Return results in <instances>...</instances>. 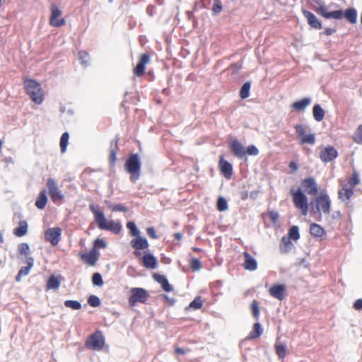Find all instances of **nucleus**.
<instances>
[{"label": "nucleus", "instance_id": "nucleus-1", "mask_svg": "<svg viewBox=\"0 0 362 362\" xmlns=\"http://www.w3.org/2000/svg\"><path fill=\"white\" fill-rule=\"evenodd\" d=\"M90 211L94 215V219L98 228L101 230H110L114 234H118L122 230V225L113 220L107 221L103 212L98 206L91 204L89 205Z\"/></svg>", "mask_w": 362, "mask_h": 362}, {"label": "nucleus", "instance_id": "nucleus-2", "mask_svg": "<svg viewBox=\"0 0 362 362\" xmlns=\"http://www.w3.org/2000/svg\"><path fill=\"white\" fill-rule=\"evenodd\" d=\"M47 194L51 201L57 206L65 202L66 194L59 187L57 182L52 178L47 180Z\"/></svg>", "mask_w": 362, "mask_h": 362}, {"label": "nucleus", "instance_id": "nucleus-3", "mask_svg": "<svg viewBox=\"0 0 362 362\" xmlns=\"http://www.w3.org/2000/svg\"><path fill=\"white\" fill-rule=\"evenodd\" d=\"M25 92L36 104H41L44 99L43 90L40 84L33 79L24 81Z\"/></svg>", "mask_w": 362, "mask_h": 362}, {"label": "nucleus", "instance_id": "nucleus-4", "mask_svg": "<svg viewBox=\"0 0 362 362\" xmlns=\"http://www.w3.org/2000/svg\"><path fill=\"white\" fill-rule=\"evenodd\" d=\"M290 194L295 207L299 209L303 216L308 211V199L300 188L298 189H291Z\"/></svg>", "mask_w": 362, "mask_h": 362}, {"label": "nucleus", "instance_id": "nucleus-5", "mask_svg": "<svg viewBox=\"0 0 362 362\" xmlns=\"http://www.w3.org/2000/svg\"><path fill=\"white\" fill-rule=\"evenodd\" d=\"M149 295L143 288H132L130 290V296L128 300L129 305L134 307L136 303H145Z\"/></svg>", "mask_w": 362, "mask_h": 362}, {"label": "nucleus", "instance_id": "nucleus-6", "mask_svg": "<svg viewBox=\"0 0 362 362\" xmlns=\"http://www.w3.org/2000/svg\"><path fill=\"white\" fill-rule=\"evenodd\" d=\"M49 25L52 27L59 28L65 25L66 21L62 17L61 9L55 4L50 6Z\"/></svg>", "mask_w": 362, "mask_h": 362}, {"label": "nucleus", "instance_id": "nucleus-7", "mask_svg": "<svg viewBox=\"0 0 362 362\" xmlns=\"http://www.w3.org/2000/svg\"><path fill=\"white\" fill-rule=\"evenodd\" d=\"M124 168L130 174V180L135 182L140 176L141 163L139 160H126Z\"/></svg>", "mask_w": 362, "mask_h": 362}, {"label": "nucleus", "instance_id": "nucleus-8", "mask_svg": "<svg viewBox=\"0 0 362 362\" xmlns=\"http://www.w3.org/2000/svg\"><path fill=\"white\" fill-rule=\"evenodd\" d=\"M105 344V338L100 331H97L89 337L86 342L88 348L93 350H100Z\"/></svg>", "mask_w": 362, "mask_h": 362}, {"label": "nucleus", "instance_id": "nucleus-9", "mask_svg": "<svg viewBox=\"0 0 362 362\" xmlns=\"http://www.w3.org/2000/svg\"><path fill=\"white\" fill-rule=\"evenodd\" d=\"M130 245L134 249L133 254L136 257H139L141 255L140 251L148 249L149 243L146 238L139 235V236L134 237V238L132 239L130 241Z\"/></svg>", "mask_w": 362, "mask_h": 362}, {"label": "nucleus", "instance_id": "nucleus-10", "mask_svg": "<svg viewBox=\"0 0 362 362\" xmlns=\"http://www.w3.org/2000/svg\"><path fill=\"white\" fill-rule=\"evenodd\" d=\"M317 209L325 214H329L331 211V201L327 194L321 192L315 199Z\"/></svg>", "mask_w": 362, "mask_h": 362}, {"label": "nucleus", "instance_id": "nucleus-11", "mask_svg": "<svg viewBox=\"0 0 362 362\" xmlns=\"http://www.w3.org/2000/svg\"><path fill=\"white\" fill-rule=\"evenodd\" d=\"M301 187L309 195L315 196L318 192L317 184L313 177L303 179L301 182Z\"/></svg>", "mask_w": 362, "mask_h": 362}, {"label": "nucleus", "instance_id": "nucleus-12", "mask_svg": "<svg viewBox=\"0 0 362 362\" xmlns=\"http://www.w3.org/2000/svg\"><path fill=\"white\" fill-rule=\"evenodd\" d=\"M62 228L59 227L47 229V241H49L52 246H57L62 238Z\"/></svg>", "mask_w": 362, "mask_h": 362}, {"label": "nucleus", "instance_id": "nucleus-13", "mask_svg": "<svg viewBox=\"0 0 362 362\" xmlns=\"http://www.w3.org/2000/svg\"><path fill=\"white\" fill-rule=\"evenodd\" d=\"M269 293L273 298L282 300L286 296V286L284 284L272 285L269 289Z\"/></svg>", "mask_w": 362, "mask_h": 362}, {"label": "nucleus", "instance_id": "nucleus-14", "mask_svg": "<svg viewBox=\"0 0 362 362\" xmlns=\"http://www.w3.org/2000/svg\"><path fill=\"white\" fill-rule=\"evenodd\" d=\"M140 262L144 267L148 269H154L158 266L157 259L151 253H145Z\"/></svg>", "mask_w": 362, "mask_h": 362}, {"label": "nucleus", "instance_id": "nucleus-15", "mask_svg": "<svg viewBox=\"0 0 362 362\" xmlns=\"http://www.w3.org/2000/svg\"><path fill=\"white\" fill-rule=\"evenodd\" d=\"M150 62V56L147 53L141 54L139 62L134 68V74L137 76H141L144 74L145 66Z\"/></svg>", "mask_w": 362, "mask_h": 362}, {"label": "nucleus", "instance_id": "nucleus-16", "mask_svg": "<svg viewBox=\"0 0 362 362\" xmlns=\"http://www.w3.org/2000/svg\"><path fill=\"white\" fill-rule=\"evenodd\" d=\"M25 262L26 263L27 266L22 267L16 276V281L18 282L21 281L22 277L28 275L31 268L33 267L34 259L32 257H27L25 258Z\"/></svg>", "mask_w": 362, "mask_h": 362}, {"label": "nucleus", "instance_id": "nucleus-17", "mask_svg": "<svg viewBox=\"0 0 362 362\" xmlns=\"http://www.w3.org/2000/svg\"><path fill=\"white\" fill-rule=\"evenodd\" d=\"M81 259L90 266H95L99 258V253L93 250L88 253L79 255Z\"/></svg>", "mask_w": 362, "mask_h": 362}, {"label": "nucleus", "instance_id": "nucleus-18", "mask_svg": "<svg viewBox=\"0 0 362 362\" xmlns=\"http://www.w3.org/2000/svg\"><path fill=\"white\" fill-rule=\"evenodd\" d=\"M230 151L237 157L242 158L245 156V148L243 145L237 139H233L229 142Z\"/></svg>", "mask_w": 362, "mask_h": 362}, {"label": "nucleus", "instance_id": "nucleus-19", "mask_svg": "<svg viewBox=\"0 0 362 362\" xmlns=\"http://www.w3.org/2000/svg\"><path fill=\"white\" fill-rule=\"evenodd\" d=\"M318 12L325 18L341 19L344 16V12L342 10H336L328 12L324 6L319 7Z\"/></svg>", "mask_w": 362, "mask_h": 362}, {"label": "nucleus", "instance_id": "nucleus-20", "mask_svg": "<svg viewBox=\"0 0 362 362\" xmlns=\"http://www.w3.org/2000/svg\"><path fill=\"white\" fill-rule=\"evenodd\" d=\"M303 13L308 21V23L315 29L322 28L321 22L317 18V17L310 11L307 10H303Z\"/></svg>", "mask_w": 362, "mask_h": 362}, {"label": "nucleus", "instance_id": "nucleus-21", "mask_svg": "<svg viewBox=\"0 0 362 362\" xmlns=\"http://www.w3.org/2000/svg\"><path fill=\"white\" fill-rule=\"evenodd\" d=\"M153 279L160 284L162 288L166 292H170L173 291V286L169 284L167 278L159 274H153Z\"/></svg>", "mask_w": 362, "mask_h": 362}, {"label": "nucleus", "instance_id": "nucleus-22", "mask_svg": "<svg viewBox=\"0 0 362 362\" xmlns=\"http://www.w3.org/2000/svg\"><path fill=\"white\" fill-rule=\"evenodd\" d=\"M310 233L316 238H321L326 235V230L319 224L313 223L310 225Z\"/></svg>", "mask_w": 362, "mask_h": 362}, {"label": "nucleus", "instance_id": "nucleus-23", "mask_svg": "<svg viewBox=\"0 0 362 362\" xmlns=\"http://www.w3.org/2000/svg\"><path fill=\"white\" fill-rule=\"evenodd\" d=\"M219 167L224 177L227 179H230L233 173L232 165L226 160H219Z\"/></svg>", "mask_w": 362, "mask_h": 362}, {"label": "nucleus", "instance_id": "nucleus-24", "mask_svg": "<svg viewBox=\"0 0 362 362\" xmlns=\"http://www.w3.org/2000/svg\"><path fill=\"white\" fill-rule=\"evenodd\" d=\"M243 256L245 259L244 268L249 271H255L257 267L256 260L247 252H244Z\"/></svg>", "mask_w": 362, "mask_h": 362}, {"label": "nucleus", "instance_id": "nucleus-25", "mask_svg": "<svg viewBox=\"0 0 362 362\" xmlns=\"http://www.w3.org/2000/svg\"><path fill=\"white\" fill-rule=\"evenodd\" d=\"M338 152L334 147L328 146L320 151V158H337Z\"/></svg>", "mask_w": 362, "mask_h": 362}, {"label": "nucleus", "instance_id": "nucleus-26", "mask_svg": "<svg viewBox=\"0 0 362 362\" xmlns=\"http://www.w3.org/2000/svg\"><path fill=\"white\" fill-rule=\"evenodd\" d=\"M294 248V245L290 240L286 236H283L281 239V243L279 245V250L281 253H288L291 252Z\"/></svg>", "mask_w": 362, "mask_h": 362}, {"label": "nucleus", "instance_id": "nucleus-27", "mask_svg": "<svg viewBox=\"0 0 362 362\" xmlns=\"http://www.w3.org/2000/svg\"><path fill=\"white\" fill-rule=\"evenodd\" d=\"M63 280H64V278L61 275H58V276L52 275L49 278L48 281H47V290L58 289L61 284V282Z\"/></svg>", "mask_w": 362, "mask_h": 362}, {"label": "nucleus", "instance_id": "nucleus-28", "mask_svg": "<svg viewBox=\"0 0 362 362\" xmlns=\"http://www.w3.org/2000/svg\"><path fill=\"white\" fill-rule=\"evenodd\" d=\"M312 100L310 98H303L301 100L294 102L291 107L294 110L301 112L304 111L308 106L311 104Z\"/></svg>", "mask_w": 362, "mask_h": 362}, {"label": "nucleus", "instance_id": "nucleus-29", "mask_svg": "<svg viewBox=\"0 0 362 362\" xmlns=\"http://www.w3.org/2000/svg\"><path fill=\"white\" fill-rule=\"evenodd\" d=\"M263 333V329L260 323L256 322L253 325L252 330L250 332L247 339H254L259 338Z\"/></svg>", "mask_w": 362, "mask_h": 362}, {"label": "nucleus", "instance_id": "nucleus-30", "mask_svg": "<svg viewBox=\"0 0 362 362\" xmlns=\"http://www.w3.org/2000/svg\"><path fill=\"white\" fill-rule=\"evenodd\" d=\"M313 115L317 122H321L325 117V112L320 105L316 104L313 107Z\"/></svg>", "mask_w": 362, "mask_h": 362}, {"label": "nucleus", "instance_id": "nucleus-31", "mask_svg": "<svg viewBox=\"0 0 362 362\" xmlns=\"http://www.w3.org/2000/svg\"><path fill=\"white\" fill-rule=\"evenodd\" d=\"M28 232V224L26 221H21L19 223V226L13 229V234L17 237H23Z\"/></svg>", "mask_w": 362, "mask_h": 362}, {"label": "nucleus", "instance_id": "nucleus-32", "mask_svg": "<svg viewBox=\"0 0 362 362\" xmlns=\"http://www.w3.org/2000/svg\"><path fill=\"white\" fill-rule=\"evenodd\" d=\"M354 194L353 189L346 185L339 191V197L342 201L349 200Z\"/></svg>", "mask_w": 362, "mask_h": 362}, {"label": "nucleus", "instance_id": "nucleus-33", "mask_svg": "<svg viewBox=\"0 0 362 362\" xmlns=\"http://www.w3.org/2000/svg\"><path fill=\"white\" fill-rule=\"evenodd\" d=\"M344 17L349 21L351 23H356L357 21V11L354 8H349L345 11L344 13Z\"/></svg>", "mask_w": 362, "mask_h": 362}, {"label": "nucleus", "instance_id": "nucleus-34", "mask_svg": "<svg viewBox=\"0 0 362 362\" xmlns=\"http://www.w3.org/2000/svg\"><path fill=\"white\" fill-rule=\"evenodd\" d=\"M290 240L297 241L300 238L299 228L296 226L291 227L288 232V236Z\"/></svg>", "mask_w": 362, "mask_h": 362}, {"label": "nucleus", "instance_id": "nucleus-35", "mask_svg": "<svg viewBox=\"0 0 362 362\" xmlns=\"http://www.w3.org/2000/svg\"><path fill=\"white\" fill-rule=\"evenodd\" d=\"M250 87L251 83L250 81L243 83L240 90V97L242 99H246L250 96Z\"/></svg>", "mask_w": 362, "mask_h": 362}, {"label": "nucleus", "instance_id": "nucleus-36", "mask_svg": "<svg viewBox=\"0 0 362 362\" xmlns=\"http://www.w3.org/2000/svg\"><path fill=\"white\" fill-rule=\"evenodd\" d=\"M359 182H360V180L358 177V174L356 170H354L351 177L348 180L346 185L354 189V188L357 185H358Z\"/></svg>", "mask_w": 362, "mask_h": 362}, {"label": "nucleus", "instance_id": "nucleus-37", "mask_svg": "<svg viewBox=\"0 0 362 362\" xmlns=\"http://www.w3.org/2000/svg\"><path fill=\"white\" fill-rule=\"evenodd\" d=\"M35 206L40 209L45 207V189L40 191L39 197L35 202Z\"/></svg>", "mask_w": 362, "mask_h": 362}, {"label": "nucleus", "instance_id": "nucleus-38", "mask_svg": "<svg viewBox=\"0 0 362 362\" xmlns=\"http://www.w3.org/2000/svg\"><path fill=\"white\" fill-rule=\"evenodd\" d=\"M274 347L278 356L280 358H284L286 355V346L284 344L276 343Z\"/></svg>", "mask_w": 362, "mask_h": 362}, {"label": "nucleus", "instance_id": "nucleus-39", "mask_svg": "<svg viewBox=\"0 0 362 362\" xmlns=\"http://www.w3.org/2000/svg\"><path fill=\"white\" fill-rule=\"evenodd\" d=\"M18 258L20 255H25L26 257L30 254V247L28 243H21L18 246Z\"/></svg>", "mask_w": 362, "mask_h": 362}, {"label": "nucleus", "instance_id": "nucleus-40", "mask_svg": "<svg viewBox=\"0 0 362 362\" xmlns=\"http://www.w3.org/2000/svg\"><path fill=\"white\" fill-rule=\"evenodd\" d=\"M127 228L129 230V233L132 236L136 237L140 235V230L137 228L134 222L129 221L127 223Z\"/></svg>", "mask_w": 362, "mask_h": 362}, {"label": "nucleus", "instance_id": "nucleus-41", "mask_svg": "<svg viewBox=\"0 0 362 362\" xmlns=\"http://www.w3.org/2000/svg\"><path fill=\"white\" fill-rule=\"evenodd\" d=\"M69 134L67 132L62 134L60 139V148L62 152H64L66 150V147L69 143Z\"/></svg>", "mask_w": 362, "mask_h": 362}, {"label": "nucleus", "instance_id": "nucleus-42", "mask_svg": "<svg viewBox=\"0 0 362 362\" xmlns=\"http://www.w3.org/2000/svg\"><path fill=\"white\" fill-rule=\"evenodd\" d=\"M251 311L254 317L257 320L259 317V302L257 300H254L251 304Z\"/></svg>", "mask_w": 362, "mask_h": 362}, {"label": "nucleus", "instance_id": "nucleus-43", "mask_svg": "<svg viewBox=\"0 0 362 362\" xmlns=\"http://www.w3.org/2000/svg\"><path fill=\"white\" fill-rule=\"evenodd\" d=\"M217 209L219 211H224L228 209L227 201L222 197H219L216 204Z\"/></svg>", "mask_w": 362, "mask_h": 362}, {"label": "nucleus", "instance_id": "nucleus-44", "mask_svg": "<svg viewBox=\"0 0 362 362\" xmlns=\"http://www.w3.org/2000/svg\"><path fill=\"white\" fill-rule=\"evenodd\" d=\"M117 146V139L112 140L110 146V158H116Z\"/></svg>", "mask_w": 362, "mask_h": 362}, {"label": "nucleus", "instance_id": "nucleus-45", "mask_svg": "<svg viewBox=\"0 0 362 362\" xmlns=\"http://www.w3.org/2000/svg\"><path fill=\"white\" fill-rule=\"evenodd\" d=\"M300 141L302 144H308L313 145L315 142V136L314 134H309L304 135L301 139Z\"/></svg>", "mask_w": 362, "mask_h": 362}, {"label": "nucleus", "instance_id": "nucleus-46", "mask_svg": "<svg viewBox=\"0 0 362 362\" xmlns=\"http://www.w3.org/2000/svg\"><path fill=\"white\" fill-rule=\"evenodd\" d=\"M64 305L73 310H79L81 308V303L77 300H67L64 302Z\"/></svg>", "mask_w": 362, "mask_h": 362}, {"label": "nucleus", "instance_id": "nucleus-47", "mask_svg": "<svg viewBox=\"0 0 362 362\" xmlns=\"http://www.w3.org/2000/svg\"><path fill=\"white\" fill-rule=\"evenodd\" d=\"M89 59V54L86 52L80 51L78 52V59L81 64L87 66Z\"/></svg>", "mask_w": 362, "mask_h": 362}, {"label": "nucleus", "instance_id": "nucleus-48", "mask_svg": "<svg viewBox=\"0 0 362 362\" xmlns=\"http://www.w3.org/2000/svg\"><path fill=\"white\" fill-rule=\"evenodd\" d=\"M203 305L201 296L196 297L189 304V307L194 309H200Z\"/></svg>", "mask_w": 362, "mask_h": 362}, {"label": "nucleus", "instance_id": "nucleus-49", "mask_svg": "<svg viewBox=\"0 0 362 362\" xmlns=\"http://www.w3.org/2000/svg\"><path fill=\"white\" fill-rule=\"evenodd\" d=\"M354 140L356 143L362 144V124L357 128L354 136Z\"/></svg>", "mask_w": 362, "mask_h": 362}, {"label": "nucleus", "instance_id": "nucleus-50", "mask_svg": "<svg viewBox=\"0 0 362 362\" xmlns=\"http://www.w3.org/2000/svg\"><path fill=\"white\" fill-rule=\"evenodd\" d=\"M259 153L258 148L255 145H250L245 149V155L256 156Z\"/></svg>", "mask_w": 362, "mask_h": 362}, {"label": "nucleus", "instance_id": "nucleus-51", "mask_svg": "<svg viewBox=\"0 0 362 362\" xmlns=\"http://www.w3.org/2000/svg\"><path fill=\"white\" fill-rule=\"evenodd\" d=\"M93 284L95 286H102L103 284V281L102 276L99 273H94L92 276Z\"/></svg>", "mask_w": 362, "mask_h": 362}, {"label": "nucleus", "instance_id": "nucleus-52", "mask_svg": "<svg viewBox=\"0 0 362 362\" xmlns=\"http://www.w3.org/2000/svg\"><path fill=\"white\" fill-rule=\"evenodd\" d=\"M109 209L112 210V211L117 212V211H122V212H127V209L126 206H124L123 204H115V205H109Z\"/></svg>", "mask_w": 362, "mask_h": 362}, {"label": "nucleus", "instance_id": "nucleus-53", "mask_svg": "<svg viewBox=\"0 0 362 362\" xmlns=\"http://www.w3.org/2000/svg\"><path fill=\"white\" fill-rule=\"evenodd\" d=\"M190 267L193 271H199L202 268L201 262L197 258L190 260Z\"/></svg>", "mask_w": 362, "mask_h": 362}, {"label": "nucleus", "instance_id": "nucleus-54", "mask_svg": "<svg viewBox=\"0 0 362 362\" xmlns=\"http://www.w3.org/2000/svg\"><path fill=\"white\" fill-rule=\"evenodd\" d=\"M88 303L92 307H98L100 305V300L96 296H90L88 298Z\"/></svg>", "mask_w": 362, "mask_h": 362}, {"label": "nucleus", "instance_id": "nucleus-55", "mask_svg": "<svg viewBox=\"0 0 362 362\" xmlns=\"http://www.w3.org/2000/svg\"><path fill=\"white\" fill-rule=\"evenodd\" d=\"M212 11L214 13H219L222 11V4L220 0H214Z\"/></svg>", "mask_w": 362, "mask_h": 362}, {"label": "nucleus", "instance_id": "nucleus-56", "mask_svg": "<svg viewBox=\"0 0 362 362\" xmlns=\"http://www.w3.org/2000/svg\"><path fill=\"white\" fill-rule=\"evenodd\" d=\"M107 247L106 242L100 238H97L94 242V247L95 248H105Z\"/></svg>", "mask_w": 362, "mask_h": 362}, {"label": "nucleus", "instance_id": "nucleus-57", "mask_svg": "<svg viewBox=\"0 0 362 362\" xmlns=\"http://www.w3.org/2000/svg\"><path fill=\"white\" fill-rule=\"evenodd\" d=\"M242 68V63L240 62H237V63H234V64H232L230 65V66L229 67V69L231 70V73L233 74H235L238 73V71L241 69Z\"/></svg>", "mask_w": 362, "mask_h": 362}, {"label": "nucleus", "instance_id": "nucleus-58", "mask_svg": "<svg viewBox=\"0 0 362 362\" xmlns=\"http://www.w3.org/2000/svg\"><path fill=\"white\" fill-rule=\"evenodd\" d=\"M296 132L298 136H301V138L305 135V127L302 124H297L295 127Z\"/></svg>", "mask_w": 362, "mask_h": 362}, {"label": "nucleus", "instance_id": "nucleus-59", "mask_svg": "<svg viewBox=\"0 0 362 362\" xmlns=\"http://www.w3.org/2000/svg\"><path fill=\"white\" fill-rule=\"evenodd\" d=\"M146 233L148 234V235L153 238V239H157L158 238V235H156V232L154 229L153 227H149L146 229Z\"/></svg>", "mask_w": 362, "mask_h": 362}, {"label": "nucleus", "instance_id": "nucleus-60", "mask_svg": "<svg viewBox=\"0 0 362 362\" xmlns=\"http://www.w3.org/2000/svg\"><path fill=\"white\" fill-rule=\"evenodd\" d=\"M353 308L356 310H362V298L357 299L354 303Z\"/></svg>", "mask_w": 362, "mask_h": 362}, {"label": "nucleus", "instance_id": "nucleus-61", "mask_svg": "<svg viewBox=\"0 0 362 362\" xmlns=\"http://www.w3.org/2000/svg\"><path fill=\"white\" fill-rule=\"evenodd\" d=\"M268 214L272 222L275 223L279 219V214L274 211H269Z\"/></svg>", "mask_w": 362, "mask_h": 362}, {"label": "nucleus", "instance_id": "nucleus-62", "mask_svg": "<svg viewBox=\"0 0 362 362\" xmlns=\"http://www.w3.org/2000/svg\"><path fill=\"white\" fill-rule=\"evenodd\" d=\"M334 33H336V29L331 28H326L325 30L324 31V34L326 35H331Z\"/></svg>", "mask_w": 362, "mask_h": 362}, {"label": "nucleus", "instance_id": "nucleus-63", "mask_svg": "<svg viewBox=\"0 0 362 362\" xmlns=\"http://www.w3.org/2000/svg\"><path fill=\"white\" fill-rule=\"evenodd\" d=\"M186 353L185 350L180 347H176L175 349V354L177 355H183Z\"/></svg>", "mask_w": 362, "mask_h": 362}, {"label": "nucleus", "instance_id": "nucleus-64", "mask_svg": "<svg viewBox=\"0 0 362 362\" xmlns=\"http://www.w3.org/2000/svg\"><path fill=\"white\" fill-rule=\"evenodd\" d=\"M240 198L243 200H245L248 197V193H247V191H243V192H240Z\"/></svg>", "mask_w": 362, "mask_h": 362}]
</instances>
